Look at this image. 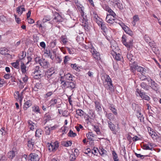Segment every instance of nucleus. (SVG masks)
Segmentation results:
<instances>
[{
    "label": "nucleus",
    "mask_w": 161,
    "mask_h": 161,
    "mask_svg": "<svg viewBox=\"0 0 161 161\" xmlns=\"http://www.w3.org/2000/svg\"><path fill=\"white\" fill-rule=\"evenodd\" d=\"M144 39L145 41L147 43H150V41H151V39L149 36L147 35H145L144 36Z\"/></svg>",
    "instance_id": "63"
},
{
    "label": "nucleus",
    "mask_w": 161,
    "mask_h": 161,
    "mask_svg": "<svg viewBox=\"0 0 161 161\" xmlns=\"http://www.w3.org/2000/svg\"><path fill=\"white\" fill-rule=\"evenodd\" d=\"M101 156H104V155H106L107 153V152L106 150H105L103 148H102L100 151L99 152Z\"/></svg>",
    "instance_id": "56"
},
{
    "label": "nucleus",
    "mask_w": 161,
    "mask_h": 161,
    "mask_svg": "<svg viewBox=\"0 0 161 161\" xmlns=\"http://www.w3.org/2000/svg\"><path fill=\"white\" fill-rule=\"evenodd\" d=\"M92 125L93 127V129L94 131H96L97 134L99 135L101 132L98 126L97 125Z\"/></svg>",
    "instance_id": "32"
},
{
    "label": "nucleus",
    "mask_w": 161,
    "mask_h": 161,
    "mask_svg": "<svg viewBox=\"0 0 161 161\" xmlns=\"http://www.w3.org/2000/svg\"><path fill=\"white\" fill-rule=\"evenodd\" d=\"M35 61H37V63L39 64L40 65L43 67L44 68H48L49 66V63L45 59L41 58L40 59H37L36 58Z\"/></svg>",
    "instance_id": "8"
},
{
    "label": "nucleus",
    "mask_w": 161,
    "mask_h": 161,
    "mask_svg": "<svg viewBox=\"0 0 161 161\" xmlns=\"http://www.w3.org/2000/svg\"><path fill=\"white\" fill-rule=\"evenodd\" d=\"M140 86L145 91H148L150 88L149 86L144 82H142L140 84Z\"/></svg>",
    "instance_id": "28"
},
{
    "label": "nucleus",
    "mask_w": 161,
    "mask_h": 161,
    "mask_svg": "<svg viewBox=\"0 0 161 161\" xmlns=\"http://www.w3.org/2000/svg\"><path fill=\"white\" fill-rule=\"evenodd\" d=\"M143 149L145 150H153V147H150L147 144H145L143 145Z\"/></svg>",
    "instance_id": "47"
},
{
    "label": "nucleus",
    "mask_w": 161,
    "mask_h": 161,
    "mask_svg": "<svg viewBox=\"0 0 161 161\" xmlns=\"http://www.w3.org/2000/svg\"><path fill=\"white\" fill-rule=\"evenodd\" d=\"M120 25L121 27L125 32L129 29V28L124 23H121Z\"/></svg>",
    "instance_id": "50"
},
{
    "label": "nucleus",
    "mask_w": 161,
    "mask_h": 161,
    "mask_svg": "<svg viewBox=\"0 0 161 161\" xmlns=\"http://www.w3.org/2000/svg\"><path fill=\"white\" fill-rule=\"evenodd\" d=\"M20 68L22 73L25 74L26 72V66L22 60H21Z\"/></svg>",
    "instance_id": "26"
},
{
    "label": "nucleus",
    "mask_w": 161,
    "mask_h": 161,
    "mask_svg": "<svg viewBox=\"0 0 161 161\" xmlns=\"http://www.w3.org/2000/svg\"><path fill=\"white\" fill-rule=\"evenodd\" d=\"M103 86L106 89L109 91L110 94L114 92V88L112 81L109 82H104Z\"/></svg>",
    "instance_id": "6"
},
{
    "label": "nucleus",
    "mask_w": 161,
    "mask_h": 161,
    "mask_svg": "<svg viewBox=\"0 0 161 161\" xmlns=\"http://www.w3.org/2000/svg\"><path fill=\"white\" fill-rule=\"evenodd\" d=\"M57 100L56 99H52L49 102L51 106H54L55 104L57 103Z\"/></svg>",
    "instance_id": "51"
},
{
    "label": "nucleus",
    "mask_w": 161,
    "mask_h": 161,
    "mask_svg": "<svg viewBox=\"0 0 161 161\" xmlns=\"http://www.w3.org/2000/svg\"><path fill=\"white\" fill-rule=\"evenodd\" d=\"M70 66L72 69L76 71H77L80 68V67L77 66L76 64H71Z\"/></svg>",
    "instance_id": "52"
},
{
    "label": "nucleus",
    "mask_w": 161,
    "mask_h": 161,
    "mask_svg": "<svg viewBox=\"0 0 161 161\" xmlns=\"http://www.w3.org/2000/svg\"><path fill=\"white\" fill-rule=\"evenodd\" d=\"M136 116L141 122L144 121V117L143 115L139 110L136 111Z\"/></svg>",
    "instance_id": "23"
},
{
    "label": "nucleus",
    "mask_w": 161,
    "mask_h": 161,
    "mask_svg": "<svg viewBox=\"0 0 161 161\" xmlns=\"http://www.w3.org/2000/svg\"><path fill=\"white\" fill-rule=\"evenodd\" d=\"M53 93V92L52 91L49 92L44 95V98H47L48 97H50Z\"/></svg>",
    "instance_id": "61"
},
{
    "label": "nucleus",
    "mask_w": 161,
    "mask_h": 161,
    "mask_svg": "<svg viewBox=\"0 0 161 161\" xmlns=\"http://www.w3.org/2000/svg\"><path fill=\"white\" fill-rule=\"evenodd\" d=\"M122 41L123 44L127 48L128 50H130L133 46V41L130 40L127 42V37L124 35L122 37Z\"/></svg>",
    "instance_id": "3"
},
{
    "label": "nucleus",
    "mask_w": 161,
    "mask_h": 161,
    "mask_svg": "<svg viewBox=\"0 0 161 161\" xmlns=\"http://www.w3.org/2000/svg\"><path fill=\"white\" fill-rule=\"evenodd\" d=\"M26 53L25 51H22L19 54V60H22L23 58L26 56Z\"/></svg>",
    "instance_id": "41"
},
{
    "label": "nucleus",
    "mask_w": 161,
    "mask_h": 161,
    "mask_svg": "<svg viewBox=\"0 0 161 161\" xmlns=\"http://www.w3.org/2000/svg\"><path fill=\"white\" fill-rule=\"evenodd\" d=\"M60 81H61V87L63 89H65L67 88V86H68V82H66L64 80H60Z\"/></svg>",
    "instance_id": "31"
},
{
    "label": "nucleus",
    "mask_w": 161,
    "mask_h": 161,
    "mask_svg": "<svg viewBox=\"0 0 161 161\" xmlns=\"http://www.w3.org/2000/svg\"><path fill=\"white\" fill-rule=\"evenodd\" d=\"M112 154L114 160L119 159L117 154L114 151L113 152Z\"/></svg>",
    "instance_id": "62"
},
{
    "label": "nucleus",
    "mask_w": 161,
    "mask_h": 161,
    "mask_svg": "<svg viewBox=\"0 0 161 161\" xmlns=\"http://www.w3.org/2000/svg\"><path fill=\"white\" fill-rule=\"evenodd\" d=\"M77 8L81 13V15L83 16L84 15V7L81 5H77Z\"/></svg>",
    "instance_id": "35"
},
{
    "label": "nucleus",
    "mask_w": 161,
    "mask_h": 161,
    "mask_svg": "<svg viewBox=\"0 0 161 161\" xmlns=\"http://www.w3.org/2000/svg\"><path fill=\"white\" fill-rule=\"evenodd\" d=\"M40 67L38 66H36L34 69V74L35 76H37L39 75L40 77H41L42 75L40 73L41 71L39 69Z\"/></svg>",
    "instance_id": "24"
},
{
    "label": "nucleus",
    "mask_w": 161,
    "mask_h": 161,
    "mask_svg": "<svg viewBox=\"0 0 161 161\" xmlns=\"http://www.w3.org/2000/svg\"><path fill=\"white\" fill-rule=\"evenodd\" d=\"M8 49L5 47H2L0 49V53L2 55H5L8 53Z\"/></svg>",
    "instance_id": "43"
},
{
    "label": "nucleus",
    "mask_w": 161,
    "mask_h": 161,
    "mask_svg": "<svg viewBox=\"0 0 161 161\" xmlns=\"http://www.w3.org/2000/svg\"><path fill=\"white\" fill-rule=\"evenodd\" d=\"M149 135L153 139H156L157 134L154 131L149 132Z\"/></svg>",
    "instance_id": "53"
},
{
    "label": "nucleus",
    "mask_w": 161,
    "mask_h": 161,
    "mask_svg": "<svg viewBox=\"0 0 161 161\" xmlns=\"http://www.w3.org/2000/svg\"><path fill=\"white\" fill-rule=\"evenodd\" d=\"M109 109L114 115L116 116L117 115L118 113L117 110L115 108V106L113 104H110L109 105Z\"/></svg>",
    "instance_id": "20"
},
{
    "label": "nucleus",
    "mask_w": 161,
    "mask_h": 161,
    "mask_svg": "<svg viewBox=\"0 0 161 161\" xmlns=\"http://www.w3.org/2000/svg\"><path fill=\"white\" fill-rule=\"evenodd\" d=\"M34 145V142L32 139H30L28 141L27 146L29 150H33Z\"/></svg>",
    "instance_id": "21"
},
{
    "label": "nucleus",
    "mask_w": 161,
    "mask_h": 161,
    "mask_svg": "<svg viewBox=\"0 0 161 161\" xmlns=\"http://www.w3.org/2000/svg\"><path fill=\"white\" fill-rule=\"evenodd\" d=\"M28 126L30 129L33 130L35 127L36 126V124L31 120H29L28 122Z\"/></svg>",
    "instance_id": "25"
},
{
    "label": "nucleus",
    "mask_w": 161,
    "mask_h": 161,
    "mask_svg": "<svg viewBox=\"0 0 161 161\" xmlns=\"http://www.w3.org/2000/svg\"><path fill=\"white\" fill-rule=\"evenodd\" d=\"M140 20V18L138 15L135 14L132 17V21L131 23L133 26H135L136 25V22L139 21Z\"/></svg>",
    "instance_id": "19"
},
{
    "label": "nucleus",
    "mask_w": 161,
    "mask_h": 161,
    "mask_svg": "<svg viewBox=\"0 0 161 161\" xmlns=\"http://www.w3.org/2000/svg\"><path fill=\"white\" fill-rule=\"evenodd\" d=\"M145 74H141V75L139 76V78L140 79L142 80H147L148 78H147V76L145 75Z\"/></svg>",
    "instance_id": "48"
},
{
    "label": "nucleus",
    "mask_w": 161,
    "mask_h": 161,
    "mask_svg": "<svg viewBox=\"0 0 161 161\" xmlns=\"http://www.w3.org/2000/svg\"><path fill=\"white\" fill-rule=\"evenodd\" d=\"M45 129H46V134L47 135H49L51 131L50 127L46 126L45 127Z\"/></svg>",
    "instance_id": "60"
},
{
    "label": "nucleus",
    "mask_w": 161,
    "mask_h": 161,
    "mask_svg": "<svg viewBox=\"0 0 161 161\" xmlns=\"http://www.w3.org/2000/svg\"><path fill=\"white\" fill-rule=\"evenodd\" d=\"M91 53L94 59L96 61H99L101 59L100 55L99 53L91 45Z\"/></svg>",
    "instance_id": "7"
},
{
    "label": "nucleus",
    "mask_w": 161,
    "mask_h": 161,
    "mask_svg": "<svg viewBox=\"0 0 161 161\" xmlns=\"http://www.w3.org/2000/svg\"><path fill=\"white\" fill-rule=\"evenodd\" d=\"M108 127L110 130L112 131L113 133L114 134H116L117 132L116 130H115L116 127L115 125L110 121H108Z\"/></svg>",
    "instance_id": "15"
},
{
    "label": "nucleus",
    "mask_w": 161,
    "mask_h": 161,
    "mask_svg": "<svg viewBox=\"0 0 161 161\" xmlns=\"http://www.w3.org/2000/svg\"><path fill=\"white\" fill-rule=\"evenodd\" d=\"M120 52V50L118 47H117L114 49H112V50L111 52V54L116 60L121 61L123 59L122 56L119 53Z\"/></svg>",
    "instance_id": "2"
},
{
    "label": "nucleus",
    "mask_w": 161,
    "mask_h": 161,
    "mask_svg": "<svg viewBox=\"0 0 161 161\" xmlns=\"http://www.w3.org/2000/svg\"><path fill=\"white\" fill-rule=\"evenodd\" d=\"M32 105V102L30 100H28L25 102L23 105L24 110H26L28 108L30 107Z\"/></svg>",
    "instance_id": "22"
},
{
    "label": "nucleus",
    "mask_w": 161,
    "mask_h": 161,
    "mask_svg": "<svg viewBox=\"0 0 161 161\" xmlns=\"http://www.w3.org/2000/svg\"><path fill=\"white\" fill-rule=\"evenodd\" d=\"M115 17H114L110 15H108V14H107L106 20L108 23L113 24L115 22Z\"/></svg>",
    "instance_id": "16"
},
{
    "label": "nucleus",
    "mask_w": 161,
    "mask_h": 161,
    "mask_svg": "<svg viewBox=\"0 0 161 161\" xmlns=\"http://www.w3.org/2000/svg\"><path fill=\"white\" fill-rule=\"evenodd\" d=\"M64 78L67 80H72V76L69 73H68L66 74H64Z\"/></svg>",
    "instance_id": "37"
},
{
    "label": "nucleus",
    "mask_w": 161,
    "mask_h": 161,
    "mask_svg": "<svg viewBox=\"0 0 161 161\" xmlns=\"http://www.w3.org/2000/svg\"><path fill=\"white\" fill-rule=\"evenodd\" d=\"M98 152H99V151L97 148L94 147L91 150V153L93 154L94 155L97 156Z\"/></svg>",
    "instance_id": "49"
},
{
    "label": "nucleus",
    "mask_w": 161,
    "mask_h": 161,
    "mask_svg": "<svg viewBox=\"0 0 161 161\" xmlns=\"http://www.w3.org/2000/svg\"><path fill=\"white\" fill-rule=\"evenodd\" d=\"M20 60H17L15 62L11 63L12 65L14 68L19 69V64Z\"/></svg>",
    "instance_id": "44"
},
{
    "label": "nucleus",
    "mask_w": 161,
    "mask_h": 161,
    "mask_svg": "<svg viewBox=\"0 0 161 161\" xmlns=\"http://www.w3.org/2000/svg\"><path fill=\"white\" fill-rule=\"evenodd\" d=\"M14 97L20 103H21L24 97L22 94H20L19 92H16L14 93Z\"/></svg>",
    "instance_id": "14"
},
{
    "label": "nucleus",
    "mask_w": 161,
    "mask_h": 161,
    "mask_svg": "<svg viewBox=\"0 0 161 161\" xmlns=\"http://www.w3.org/2000/svg\"><path fill=\"white\" fill-rule=\"evenodd\" d=\"M25 11L24 5H21L17 7L16 9V11L19 15H21L23 12Z\"/></svg>",
    "instance_id": "17"
},
{
    "label": "nucleus",
    "mask_w": 161,
    "mask_h": 161,
    "mask_svg": "<svg viewBox=\"0 0 161 161\" xmlns=\"http://www.w3.org/2000/svg\"><path fill=\"white\" fill-rule=\"evenodd\" d=\"M62 59L60 56L55 55V61L56 63H60Z\"/></svg>",
    "instance_id": "45"
},
{
    "label": "nucleus",
    "mask_w": 161,
    "mask_h": 161,
    "mask_svg": "<svg viewBox=\"0 0 161 161\" xmlns=\"http://www.w3.org/2000/svg\"><path fill=\"white\" fill-rule=\"evenodd\" d=\"M127 57L128 59H129L130 62L133 63V64H134V63H135V62L134 61V57L130 53H128L127 55Z\"/></svg>",
    "instance_id": "42"
},
{
    "label": "nucleus",
    "mask_w": 161,
    "mask_h": 161,
    "mask_svg": "<svg viewBox=\"0 0 161 161\" xmlns=\"http://www.w3.org/2000/svg\"><path fill=\"white\" fill-rule=\"evenodd\" d=\"M61 41L65 45L67 42V39L65 36H62L61 38Z\"/></svg>",
    "instance_id": "46"
},
{
    "label": "nucleus",
    "mask_w": 161,
    "mask_h": 161,
    "mask_svg": "<svg viewBox=\"0 0 161 161\" xmlns=\"http://www.w3.org/2000/svg\"><path fill=\"white\" fill-rule=\"evenodd\" d=\"M69 158L70 161H75L76 157L74 155L71 154L70 155Z\"/></svg>",
    "instance_id": "64"
},
{
    "label": "nucleus",
    "mask_w": 161,
    "mask_h": 161,
    "mask_svg": "<svg viewBox=\"0 0 161 161\" xmlns=\"http://www.w3.org/2000/svg\"><path fill=\"white\" fill-rule=\"evenodd\" d=\"M40 158L37 153H31L28 156V161H39Z\"/></svg>",
    "instance_id": "10"
},
{
    "label": "nucleus",
    "mask_w": 161,
    "mask_h": 161,
    "mask_svg": "<svg viewBox=\"0 0 161 161\" xmlns=\"http://www.w3.org/2000/svg\"><path fill=\"white\" fill-rule=\"evenodd\" d=\"M52 53L54 54L55 53V52L53 51L52 52L50 50H46L45 53L48 57H49L51 59L53 60L54 58V56L52 55Z\"/></svg>",
    "instance_id": "18"
},
{
    "label": "nucleus",
    "mask_w": 161,
    "mask_h": 161,
    "mask_svg": "<svg viewBox=\"0 0 161 161\" xmlns=\"http://www.w3.org/2000/svg\"><path fill=\"white\" fill-rule=\"evenodd\" d=\"M105 77V79L104 82H109L110 81H112L111 79L110 78L108 75H106Z\"/></svg>",
    "instance_id": "57"
},
{
    "label": "nucleus",
    "mask_w": 161,
    "mask_h": 161,
    "mask_svg": "<svg viewBox=\"0 0 161 161\" xmlns=\"http://www.w3.org/2000/svg\"><path fill=\"white\" fill-rule=\"evenodd\" d=\"M67 85L68 86H67V88H69L71 90H72L75 87V84L73 82H68Z\"/></svg>",
    "instance_id": "34"
},
{
    "label": "nucleus",
    "mask_w": 161,
    "mask_h": 161,
    "mask_svg": "<svg viewBox=\"0 0 161 161\" xmlns=\"http://www.w3.org/2000/svg\"><path fill=\"white\" fill-rule=\"evenodd\" d=\"M108 12L109 13V14H108V15H110L113 17H115L116 16V14L114 12V11L111 8Z\"/></svg>",
    "instance_id": "55"
},
{
    "label": "nucleus",
    "mask_w": 161,
    "mask_h": 161,
    "mask_svg": "<svg viewBox=\"0 0 161 161\" xmlns=\"http://www.w3.org/2000/svg\"><path fill=\"white\" fill-rule=\"evenodd\" d=\"M42 88V85L41 83H37L35 86L32 88L33 90L35 91H37L38 89Z\"/></svg>",
    "instance_id": "30"
},
{
    "label": "nucleus",
    "mask_w": 161,
    "mask_h": 161,
    "mask_svg": "<svg viewBox=\"0 0 161 161\" xmlns=\"http://www.w3.org/2000/svg\"><path fill=\"white\" fill-rule=\"evenodd\" d=\"M140 96L142 99L148 101H149L150 99L148 96L147 95L145 92H143L141 93Z\"/></svg>",
    "instance_id": "29"
},
{
    "label": "nucleus",
    "mask_w": 161,
    "mask_h": 161,
    "mask_svg": "<svg viewBox=\"0 0 161 161\" xmlns=\"http://www.w3.org/2000/svg\"><path fill=\"white\" fill-rule=\"evenodd\" d=\"M76 136V133H74L71 130H69L68 133V136L71 137H74Z\"/></svg>",
    "instance_id": "54"
},
{
    "label": "nucleus",
    "mask_w": 161,
    "mask_h": 161,
    "mask_svg": "<svg viewBox=\"0 0 161 161\" xmlns=\"http://www.w3.org/2000/svg\"><path fill=\"white\" fill-rule=\"evenodd\" d=\"M100 20L101 21H98V23L97 24L104 32L103 35L105 36V35H106V33L108 31L107 28L106 26L105 23L103 20L102 19H100Z\"/></svg>",
    "instance_id": "12"
},
{
    "label": "nucleus",
    "mask_w": 161,
    "mask_h": 161,
    "mask_svg": "<svg viewBox=\"0 0 161 161\" xmlns=\"http://www.w3.org/2000/svg\"><path fill=\"white\" fill-rule=\"evenodd\" d=\"M51 19V18L50 16H46L44 17L42 21L43 22H45L49 21Z\"/></svg>",
    "instance_id": "59"
},
{
    "label": "nucleus",
    "mask_w": 161,
    "mask_h": 161,
    "mask_svg": "<svg viewBox=\"0 0 161 161\" xmlns=\"http://www.w3.org/2000/svg\"><path fill=\"white\" fill-rule=\"evenodd\" d=\"M44 119L45 123L51 119V117L49 113H47L44 115Z\"/></svg>",
    "instance_id": "38"
},
{
    "label": "nucleus",
    "mask_w": 161,
    "mask_h": 161,
    "mask_svg": "<svg viewBox=\"0 0 161 161\" xmlns=\"http://www.w3.org/2000/svg\"><path fill=\"white\" fill-rule=\"evenodd\" d=\"M15 155V152L14 151H11L8 153V156L9 158L12 159Z\"/></svg>",
    "instance_id": "36"
},
{
    "label": "nucleus",
    "mask_w": 161,
    "mask_h": 161,
    "mask_svg": "<svg viewBox=\"0 0 161 161\" xmlns=\"http://www.w3.org/2000/svg\"><path fill=\"white\" fill-rule=\"evenodd\" d=\"M106 113V116L107 118L110 121L113 118V114L111 113H109L107 114V112Z\"/></svg>",
    "instance_id": "58"
},
{
    "label": "nucleus",
    "mask_w": 161,
    "mask_h": 161,
    "mask_svg": "<svg viewBox=\"0 0 161 161\" xmlns=\"http://www.w3.org/2000/svg\"><path fill=\"white\" fill-rule=\"evenodd\" d=\"M59 143L58 142L56 141L54 142L51 143H48L47 145V147L48 150L50 152H54L56 151L59 147Z\"/></svg>",
    "instance_id": "5"
},
{
    "label": "nucleus",
    "mask_w": 161,
    "mask_h": 161,
    "mask_svg": "<svg viewBox=\"0 0 161 161\" xmlns=\"http://www.w3.org/2000/svg\"><path fill=\"white\" fill-rule=\"evenodd\" d=\"M32 111L35 113L37 114L40 113V111L38 106L37 105L34 106L32 107Z\"/></svg>",
    "instance_id": "39"
},
{
    "label": "nucleus",
    "mask_w": 161,
    "mask_h": 161,
    "mask_svg": "<svg viewBox=\"0 0 161 161\" xmlns=\"http://www.w3.org/2000/svg\"><path fill=\"white\" fill-rule=\"evenodd\" d=\"M95 107L96 110L100 111L102 110V108L99 103L97 101L95 102Z\"/></svg>",
    "instance_id": "33"
},
{
    "label": "nucleus",
    "mask_w": 161,
    "mask_h": 161,
    "mask_svg": "<svg viewBox=\"0 0 161 161\" xmlns=\"http://www.w3.org/2000/svg\"><path fill=\"white\" fill-rule=\"evenodd\" d=\"M130 69L131 72L135 75L136 71L139 72L141 74H145L147 69L145 68L138 66L137 64L134 63L133 64H130Z\"/></svg>",
    "instance_id": "1"
},
{
    "label": "nucleus",
    "mask_w": 161,
    "mask_h": 161,
    "mask_svg": "<svg viewBox=\"0 0 161 161\" xmlns=\"http://www.w3.org/2000/svg\"><path fill=\"white\" fill-rule=\"evenodd\" d=\"M62 21V18L59 14L55 12L54 14V17L53 20L51 21L50 23L52 25L55 24L57 22H60Z\"/></svg>",
    "instance_id": "9"
},
{
    "label": "nucleus",
    "mask_w": 161,
    "mask_h": 161,
    "mask_svg": "<svg viewBox=\"0 0 161 161\" xmlns=\"http://www.w3.org/2000/svg\"><path fill=\"white\" fill-rule=\"evenodd\" d=\"M147 81L150 82V85L149 86L150 87H151L153 90L156 92L159 90V85L150 77L148 78L147 79Z\"/></svg>",
    "instance_id": "11"
},
{
    "label": "nucleus",
    "mask_w": 161,
    "mask_h": 161,
    "mask_svg": "<svg viewBox=\"0 0 161 161\" xmlns=\"http://www.w3.org/2000/svg\"><path fill=\"white\" fill-rule=\"evenodd\" d=\"M54 72L51 71L50 70H48L45 73V76L46 79L49 80L54 78L55 74Z\"/></svg>",
    "instance_id": "13"
},
{
    "label": "nucleus",
    "mask_w": 161,
    "mask_h": 161,
    "mask_svg": "<svg viewBox=\"0 0 161 161\" xmlns=\"http://www.w3.org/2000/svg\"><path fill=\"white\" fill-rule=\"evenodd\" d=\"M76 114L77 115L80 117H82L84 116L86 120V122L87 124L91 123V118L90 117L88 114L85 113L81 109H78L76 110Z\"/></svg>",
    "instance_id": "4"
},
{
    "label": "nucleus",
    "mask_w": 161,
    "mask_h": 161,
    "mask_svg": "<svg viewBox=\"0 0 161 161\" xmlns=\"http://www.w3.org/2000/svg\"><path fill=\"white\" fill-rule=\"evenodd\" d=\"M93 20L97 24L98 23V21H100V19H102L99 17L98 15L95 12H93Z\"/></svg>",
    "instance_id": "27"
},
{
    "label": "nucleus",
    "mask_w": 161,
    "mask_h": 161,
    "mask_svg": "<svg viewBox=\"0 0 161 161\" xmlns=\"http://www.w3.org/2000/svg\"><path fill=\"white\" fill-rule=\"evenodd\" d=\"M42 130L41 129H37L35 132V136L38 137H40L42 135Z\"/></svg>",
    "instance_id": "40"
}]
</instances>
